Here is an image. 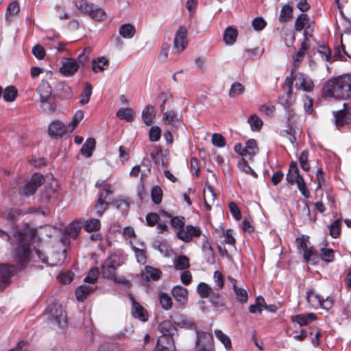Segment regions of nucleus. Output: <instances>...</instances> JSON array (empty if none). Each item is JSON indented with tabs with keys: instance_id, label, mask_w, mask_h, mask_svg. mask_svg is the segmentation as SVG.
I'll return each mask as SVG.
<instances>
[{
	"instance_id": "f257e3e1",
	"label": "nucleus",
	"mask_w": 351,
	"mask_h": 351,
	"mask_svg": "<svg viewBox=\"0 0 351 351\" xmlns=\"http://www.w3.org/2000/svg\"><path fill=\"white\" fill-rule=\"evenodd\" d=\"M322 95L326 99L351 98V74L328 80L322 88Z\"/></svg>"
},
{
	"instance_id": "f03ea898",
	"label": "nucleus",
	"mask_w": 351,
	"mask_h": 351,
	"mask_svg": "<svg viewBox=\"0 0 351 351\" xmlns=\"http://www.w3.org/2000/svg\"><path fill=\"white\" fill-rule=\"evenodd\" d=\"M10 243L13 248L14 260L18 268H25L30 261L32 252L29 239L22 232H16Z\"/></svg>"
},
{
	"instance_id": "7ed1b4c3",
	"label": "nucleus",
	"mask_w": 351,
	"mask_h": 351,
	"mask_svg": "<svg viewBox=\"0 0 351 351\" xmlns=\"http://www.w3.org/2000/svg\"><path fill=\"white\" fill-rule=\"evenodd\" d=\"M46 313L53 327L64 329L67 326L66 315L61 305L50 304L46 308Z\"/></svg>"
},
{
	"instance_id": "20e7f679",
	"label": "nucleus",
	"mask_w": 351,
	"mask_h": 351,
	"mask_svg": "<svg viewBox=\"0 0 351 351\" xmlns=\"http://www.w3.org/2000/svg\"><path fill=\"white\" fill-rule=\"evenodd\" d=\"M75 5L81 14L88 15L93 20L101 21L106 18V12L103 8L87 0H76Z\"/></svg>"
},
{
	"instance_id": "39448f33",
	"label": "nucleus",
	"mask_w": 351,
	"mask_h": 351,
	"mask_svg": "<svg viewBox=\"0 0 351 351\" xmlns=\"http://www.w3.org/2000/svg\"><path fill=\"white\" fill-rule=\"evenodd\" d=\"M286 180L290 184H297L298 190L302 195L308 198L310 196L309 191L306 186V182L303 177L299 173L298 163L295 161H291L289 165L288 173L286 175Z\"/></svg>"
},
{
	"instance_id": "423d86ee",
	"label": "nucleus",
	"mask_w": 351,
	"mask_h": 351,
	"mask_svg": "<svg viewBox=\"0 0 351 351\" xmlns=\"http://www.w3.org/2000/svg\"><path fill=\"white\" fill-rule=\"evenodd\" d=\"M112 191L109 184H106L100 192L97 203L95 206L96 213L99 217L102 216L104 212L108 208L109 202L112 201Z\"/></svg>"
},
{
	"instance_id": "0eeeda50",
	"label": "nucleus",
	"mask_w": 351,
	"mask_h": 351,
	"mask_svg": "<svg viewBox=\"0 0 351 351\" xmlns=\"http://www.w3.org/2000/svg\"><path fill=\"white\" fill-rule=\"evenodd\" d=\"M116 268L109 261L106 260L104 261L101 266V275L103 278L110 279L118 283L123 285L125 288L130 287V283L129 280L124 277L116 276Z\"/></svg>"
},
{
	"instance_id": "6e6552de",
	"label": "nucleus",
	"mask_w": 351,
	"mask_h": 351,
	"mask_svg": "<svg viewBox=\"0 0 351 351\" xmlns=\"http://www.w3.org/2000/svg\"><path fill=\"white\" fill-rule=\"evenodd\" d=\"M187 34L188 30L185 26H180L176 32L173 39V49L176 53H179L186 48L188 45Z\"/></svg>"
},
{
	"instance_id": "1a4fd4ad",
	"label": "nucleus",
	"mask_w": 351,
	"mask_h": 351,
	"mask_svg": "<svg viewBox=\"0 0 351 351\" xmlns=\"http://www.w3.org/2000/svg\"><path fill=\"white\" fill-rule=\"evenodd\" d=\"M195 348H202L207 350H213V335L201 330L196 332Z\"/></svg>"
},
{
	"instance_id": "9d476101",
	"label": "nucleus",
	"mask_w": 351,
	"mask_h": 351,
	"mask_svg": "<svg viewBox=\"0 0 351 351\" xmlns=\"http://www.w3.org/2000/svg\"><path fill=\"white\" fill-rule=\"evenodd\" d=\"M44 177L40 173H34L29 181L25 184L23 189V194L25 196L33 195L39 186L44 182Z\"/></svg>"
},
{
	"instance_id": "9b49d317",
	"label": "nucleus",
	"mask_w": 351,
	"mask_h": 351,
	"mask_svg": "<svg viewBox=\"0 0 351 351\" xmlns=\"http://www.w3.org/2000/svg\"><path fill=\"white\" fill-rule=\"evenodd\" d=\"M201 234L202 230L199 226L187 225L184 228L179 230L177 232V237L184 242H189L193 237H199Z\"/></svg>"
},
{
	"instance_id": "f8f14e48",
	"label": "nucleus",
	"mask_w": 351,
	"mask_h": 351,
	"mask_svg": "<svg viewBox=\"0 0 351 351\" xmlns=\"http://www.w3.org/2000/svg\"><path fill=\"white\" fill-rule=\"evenodd\" d=\"M291 117L287 116L286 121L287 129L281 131V135L287 138L290 143L293 145L297 141L298 136L300 134V130L291 121Z\"/></svg>"
},
{
	"instance_id": "ddd939ff",
	"label": "nucleus",
	"mask_w": 351,
	"mask_h": 351,
	"mask_svg": "<svg viewBox=\"0 0 351 351\" xmlns=\"http://www.w3.org/2000/svg\"><path fill=\"white\" fill-rule=\"evenodd\" d=\"M156 349L158 351H175L173 336L161 335L159 337Z\"/></svg>"
},
{
	"instance_id": "4468645a",
	"label": "nucleus",
	"mask_w": 351,
	"mask_h": 351,
	"mask_svg": "<svg viewBox=\"0 0 351 351\" xmlns=\"http://www.w3.org/2000/svg\"><path fill=\"white\" fill-rule=\"evenodd\" d=\"M65 133L66 127L60 121L55 120L49 124L48 134L51 138H60Z\"/></svg>"
},
{
	"instance_id": "2eb2a0df",
	"label": "nucleus",
	"mask_w": 351,
	"mask_h": 351,
	"mask_svg": "<svg viewBox=\"0 0 351 351\" xmlns=\"http://www.w3.org/2000/svg\"><path fill=\"white\" fill-rule=\"evenodd\" d=\"M162 121L165 125H171L173 128H178L182 123L181 117L173 110H168L164 112Z\"/></svg>"
},
{
	"instance_id": "dca6fc26",
	"label": "nucleus",
	"mask_w": 351,
	"mask_h": 351,
	"mask_svg": "<svg viewBox=\"0 0 351 351\" xmlns=\"http://www.w3.org/2000/svg\"><path fill=\"white\" fill-rule=\"evenodd\" d=\"M14 266L0 264V289H3L10 282Z\"/></svg>"
},
{
	"instance_id": "f3484780",
	"label": "nucleus",
	"mask_w": 351,
	"mask_h": 351,
	"mask_svg": "<svg viewBox=\"0 0 351 351\" xmlns=\"http://www.w3.org/2000/svg\"><path fill=\"white\" fill-rule=\"evenodd\" d=\"M296 85H299L305 92H311L313 90V82L311 78L302 73L295 74Z\"/></svg>"
},
{
	"instance_id": "a211bd4d",
	"label": "nucleus",
	"mask_w": 351,
	"mask_h": 351,
	"mask_svg": "<svg viewBox=\"0 0 351 351\" xmlns=\"http://www.w3.org/2000/svg\"><path fill=\"white\" fill-rule=\"evenodd\" d=\"M292 94L293 93L291 90H288L285 94L278 97V103L283 106L289 117H293L294 114L291 108L293 104V101L291 99Z\"/></svg>"
},
{
	"instance_id": "6ab92c4d",
	"label": "nucleus",
	"mask_w": 351,
	"mask_h": 351,
	"mask_svg": "<svg viewBox=\"0 0 351 351\" xmlns=\"http://www.w3.org/2000/svg\"><path fill=\"white\" fill-rule=\"evenodd\" d=\"M162 272L159 269L147 265L141 271L142 278L146 280H158L160 278Z\"/></svg>"
},
{
	"instance_id": "aec40b11",
	"label": "nucleus",
	"mask_w": 351,
	"mask_h": 351,
	"mask_svg": "<svg viewBox=\"0 0 351 351\" xmlns=\"http://www.w3.org/2000/svg\"><path fill=\"white\" fill-rule=\"evenodd\" d=\"M79 64L73 59H67L60 67V71L65 76H71L77 71Z\"/></svg>"
},
{
	"instance_id": "412c9836",
	"label": "nucleus",
	"mask_w": 351,
	"mask_h": 351,
	"mask_svg": "<svg viewBox=\"0 0 351 351\" xmlns=\"http://www.w3.org/2000/svg\"><path fill=\"white\" fill-rule=\"evenodd\" d=\"M133 317L141 322H145L149 319L147 311L133 299Z\"/></svg>"
},
{
	"instance_id": "4be33fe9",
	"label": "nucleus",
	"mask_w": 351,
	"mask_h": 351,
	"mask_svg": "<svg viewBox=\"0 0 351 351\" xmlns=\"http://www.w3.org/2000/svg\"><path fill=\"white\" fill-rule=\"evenodd\" d=\"M333 115L335 120L337 128H339L351 123V114H348V112L344 110L334 111Z\"/></svg>"
},
{
	"instance_id": "5701e85b",
	"label": "nucleus",
	"mask_w": 351,
	"mask_h": 351,
	"mask_svg": "<svg viewBox=\"0 0 351 351\" xmlns=\"http://www.w3.org/2000/svg\"><path fill=\"white\" fill-rule=\"evenodd\" d=\"M316 319L317 316L313 313H302L291 317V321L297 322L300 326H306Z\"/></svg>"
},
{
	"instance_id": "b1692460",
	"label": "nucleus",
	"mask_w": 351,
	"mask_h": 351,
	"mask_svg": "<svg viewBox=\"0 0 351 351\" xmlns=\"http://www.w3.org/2000/svg\"><path fill=\"white\" fill-rule=\"evenodd\" d=\"M171 293L174 299L182 304L187 301L188 291L182 286H175L172 289Z\"/></svg>"
},
{
	"instance_id": "393cba45",
	"label": "nucleus",
	"mask_w": 351,
	"mask_h": 351,
	"mask_svg": "<svg viewBox=\"0 0 351 351\" xmlns=\"http://www.w3.org/2000/svg\"><path fill=\"white\" fill-rule=\"evenodd\" d=\"M176 323L181 328H184L189 330H194L195 332L197 330L196 323L190 317L184 315H180L177 317Z\"/></svg>"
},
{
	"instance_id": "a878e982",
	"label": "nucleus",
	"mask_w": 351,
	"mask_h": 351,
	"mask_svg": "<svg viewBox=\"0 0 351 351\" xmlns=\"http://www.w3.org/2000/svg\"><path fill=\"white\" fill-rule=\"evenodd\" d=\"M106 260L109 261L116 268H118L125 262V256L123 252L117 250L111 254Z\"/></svg>"
},
{
	"instance_id": "bb28decb",
	"label": "nucleus",
	"mask_w": 351,
	"mask_h": 351,
	"mask_svg": "<svg viewBox=\"0 0 351 351\" xmlns=\"http://www.w3.org/2000/svg\"><path fill=\"white\" fill-rule=\"evenodd\" d=\"M37 91L40 95V100L49 99L53 97L51 96V87L46 81H43L37 88Z\"/></svg>"
},
{
	"instance_id": "cd10ccee",
	"label": "nucleus",
	"mask_w": 351,
	"mask_h": 351,
	"mask_svg": "<svg viewBox=\"0 0 351 351\" xmlns=\"http://www.w3.org/2000/svg\"><path fill=\"white\" fill-rule=\"evenodd\" d=\"M162 217L169 219L171 218V225L174 228H179L180 230L184 228L185 219L184 217H172L171 216L165 211H162L160 213Z\"/></svg>"
},
{
	"instance_id": "c85d7f7f",
	"label": "nucleus",
	"mask_w": 351,
	"mask_h": 351,
	"mask_svg": "<svg viewBox=\"0 0 351 351\" xmlns=\"http://www.w3.org/2000/svg\"><path fill=\"white\" fill-rule=\"evenodd\" d=\"M82 221H73L66 228V234L72 239H76L83 226Z\"/></svg>"
},
{
	"instance_id": "c756f323",
	"label": "nucleus",
	"mask_w": 351,
	"mask_h": 351,
	"mask_svg": "<svg viewBox=\"0 0 351 351\" xmlns=\"http://www.w3.org/2000/svg\"><path fill=\"white\" fill-rule=\"evenodd\" d=\"M94 289L91 285H82L79 287L75 291L77 300L83 302Z\"/></svg>"
},
{
	"instance_id": "7c9ffc66",
	"label": "nucleus",
	"mask_w": 351,
	"mask_h": 351,
	"mask_svg": "<svg viewBox=\"0 0 351 351\" xmlns=\"http://www.w3.org/2000/svg\"><path fill=\"white\" fill-rule=\"evenodd\" d=\"M96 141L93 138H88L81 149V153L86 158H90L95 148Z\"/></svg>"
},
{
	"instance_id": "2f4dec72",
	"label": "nucleus",
	"mask_w": 351,
	"mask_h": 351,
	"mask_svg": "<svg viewBox=\"0 0 351 351\" xmlns=\"http://www.w3.org/2000/svg\"><path fill=\"white\" fill-rule=\"evenodd\" d=\"M57 90L59 97L62 99H68L72 97L73 92L71 88L64 82L58 84Z\"/></svg>"
},
{
	"instance_id": "473e14b6",
	"label": "nucleus",
	"mask_w": 351,
	"mask_h": 351,
	"mask_svg": "<svg viewBox=\"0 0 351 351\" xmlns=\"http://www.w3.org/2000/svg\"><path fill=\"white\" fill-rule=\"evenodd\" d=\"M20 11V7L16 1H12L10 3L5 12V21L8 23H10L12 21L13 16L16 15Z\"/></svg>"
},
{
	"instance_id": "72a5a7b5",
	"label": "nucleus",
	"mask_w": 351,
	"mask_h": 351,
	"mask_svg": "<svg viewBox=\"0 0 351 351\" xmlns=\"http://www.w3.org/2000/svg\"><path fill=\"white\" fill-rule=\"evenodd\" d=\"M154 117L155 114L154 106L151 105L147 106L142 112V119L144 123L147 125H151L153 122Z\"/></svg>"
},
{
	"instance_id": "f704fd0d",
	"label": "nucleus",
	"mask_w": 351,
	"mask_h": 351,
	"mask_svg": "<svg viewBox=\"0 0 351 351\" xmlns=\"http://www.w3.org/2000/svg\"><path fill=\"white\" fill-rule=\"evenodd\" d=\"M41 104V108L47 113H53L56 109V104L53 97L49 98V99H42L40 100Z\"/></svg>"
},
{
	"instance_id": "c9c22d12",
	"label": "nucleus",
	"mask_w": 351,
	"mask_h": 351,
	"mask_svg": "<svg viewBox=\"0 0 351 351\" xmlns=\"http://www.w3.org/2000/svg\"><path fill=\"white\" fill-rule=\"evenodd\" d=\"M84 230L88 232H95L101 227L100 221L97 219H90L83 223Z\"/></svg>"
},
{
	"instance_id": "e433bc0d",
	"label": "nucleus",
	"mask_w": 351,
	"mask_h": 351,
	"mask_svg": "<svg viewBox=\"0 0 351 351\" xmlns=\"http://www.w3.org/2000/svg\"><path fill=\"white\" fill-rule=\"evenodd\" d=\"M237 31L232 27H228L224 32L223 40L227 45H232L237 38Z\"/></svg>"
},
{
	"instance_id": "4c0bfd02",
	"label": "nucleus",
	"mask_w": 351,
	"mask_h": 351,
	"mask_svg": "<svg viewBox=\"0 0 351 351\" xmlns=\"http://www.w3.org/2000/svg\"><path fill=\"white\" fill-rule=\"evenodd\" d=\"M322 296L319 294H315L313 289L308 290L306 293L307 302L313 307L319 306L322 302Z\"/></svg>"
},
{
	"instance_id": "58836bf2",
	"label": "nucleus",
	"mask_w": 351,
	"mask_h": 351,
	"mask_svg": "<svg viewBox=\"0 0 351 351\" xmlns=\"http://www.w3.org/2000/svg\"><path fill=\"white\" fill-rule=\"evenodd\" d=\"M108 60L104 57L99 58L97 60H93L92 69L95 72L102 71L108 66Z\"/></svg>"
},
{
	"instance_id": "ea45409f",
	"label": "nucleus",
	"mask_w": 351,
	"mask_h": 351,
	"mask_svg": "<svg viewBox=\"0 0 351 351\" xmlns=\"http://www.w3.org/2000/svg\"><path fill=\"white\" fill-rule=\"evenodd\" d=\"M159 328L162 335L174 336L176 334V328L169 322H162Z\"/></svg>"
},
{
	"instance_id": "a19ab883",
	"label": "nucleus",
	"mask_w": 351,
	"mask_h": 351,
	"mask_svg": "<svg viewBox=\"0 0 351 351\" xmlns=\"http://www.w3.org/2000/svg\"><path fill=\"white\" fill-rule=\"evenodd\" d=\"M93 87L90 84L86 82L83 92L80 95V99L79 102L82 104H86L90 101V97L92 95Z\"/></svg>"
},
{
	"instance_id": "79ce46f5",
	"label": "nucleus",
	"mask_w": 351,
	"mask_h": 351,
	"mask_svg": "<svg viewBox=\"0 0 351 351\" xmlns=\"http://www.w3.org/2000/svg\"><path fill=\"white\" fill-rule=\"evenodd\" d=\"M245 149L249 154L248 159L252 160L258 152L256 141L254 139H250L245 143Z\"/></svg>"
},
{
	"instance_id": "37998d69",
	"label": "nucleus",
	"mask_w": 351,
	"mask_h": 351,
	"mask_svg": "<svg viewBox=\"0 0 351 351\" xmlns=\"http://www.w3.org/2000/svg\"><path fill=\"white\" fill-rule=\"evenodd\" d=\"M293 16V9L289 5H285L282 6L280 16L279 20L281 22H287Z\"/></svg>"
},
{
	"instance_id": "c03bdc74",
	"label": "nucleus",
	"mask_w": 351,
	"mask_h": 351,
	"mask_svg": "<svg viewBox=\"0 0 351 351\" xmlns=\"http://www.w3.org/2000/svg\"><path fill=\"white\" fill-rule=\"evenodd\" d=\"M189 259L184 255L178 256L174 261L176 269L184 270L189 267Z\"/></svg>"
},
{
	"instance_id": "a18cd8bd",
	"label": "nucleus",
	"mask_w": 351,
	"mask_h": 351,
	"mask_svg": "<svg viewBox=\"0 0 351 351\" xmlns=\"http://www.w3.org/2000/svg\"><path fill=\"white\" fill-rule=\"evenodd\" d=\"M250 125L251 130L253 131H259L263 126L262 120L256 114L251 115L247 120Z\"/></svg>"
},
{
	"instance_id": "49530a36",
	"label": "nucleus",
	"mask_w": 351,
	"mask_h": 351,
	"mask_svg": "<svg viewBox=\"0 0 351 351\" xmlns=\"http://www.w3.org/2000/svg\"><path fill=\"white\" fill-rule=\"evenodd\" d=\"M308 17L305 14H300L295 22V29L298 32L302 31L307 25Z\"/></svg>"
},
{
	"instance_id": "de8ad7c7",
	"label": "nucleus",
	"mask_w": 351,
	"mask_h": 351,
	"mask_svg": "<svg viewBox=\"0 0 351 351\" xmlns=\"http://www.w3.org/2000/svg\"><path fill=\"white\" fill-rule=\"evenodd\" d=\"M233 289L236 295V299L241 303H245L247 301L248 295L245 289L233 285Z\"/></svg>"
},
{
	"instance_id": "09e8293b",
	"label": "nucleus",
	"mask_w": 351,
	"mask_h": 351,
	"mask_svg": "<svg viewBox=\"0 0 351 351\" xmlns=\"http://www.w3.org/2000/svg\"><path fill=\"white\" fill-rule=\"evenodd\" d=\"M307 40V38H304L301 44L299 51L293 56L294 61L293 64H297L296 62H299L303 59L304 53L308 48Z\"/></svg>"
},
{
	"instance_id": "8fccbe9b",
	"label": "nucleus",
	"mask_w": 351,
	"mask_h": 351,
	"mask_svg": "<svg viewBox=\"0 0 351 351\" xmlns=\"http://www.w3.org/2000/svg\"><path fill=\"white\" fill-rule=\"evenodd\" d=\"M2 95L5 101L11 102L15 99L17 90L14 86H8L4 90Z\"/></svg>"
},
{
	"instance_id": "3c124183",
	"label": "nucleus",
	"mask_w": 351,
	"mask_h": 351,
	"mask_svg": "<svg viewBox=\"0 0 351 351\" xmlns=\"http://www.w3.org/2000/svg\"><path fill=\"white\" fill-rule=\"evenodd\" d=\"M341 219L335 220L329 226L330 235L332 238H337L341 232Z\"/></svg>"
},
{
	"instance_id": "603ef678",
	"label": "nucleus",
	"mask_w": 351,
	"mask_h": 351,
	"mask_svg": "<svg viewBox=\"0 0 351 351\" xmlns=\"http://www.w3.org/2000/svg\"><path fill=\"white\" fill-rule=\"evenodd\" d=\"M212 290V288L205 282H200L197 287V291L202 298H208Z\"/></svg>"
},
{
	"instance_id": "864d4df0",
	"label": "nucleus",
	"mask_w": 351,
	"mask_h": 351,
	"mask_svg": "<svg viewBox=\"0 0 351 351\" xmlns=\"http://www.w3.org/2000/svg\"><path fill=\"white\" fill-rule=\"evenodd\" d=\"M308 152L307 150H303L298 158L300 165L301 168L305 171H308L310 169V165L308 161Z\"/></svg>"
},
{
	"instance_id": "5fc2aeb1",
	"label": "nucleus",
	"mask_w": 351,
	"mask_h": 351,
	"mask_svg": "<svg viewBox=\"0 0 351 351\" xmlns=\"http://www.w3.org/2000/svg\"><path fill=\"white\" fill-rule=\"evenodd\" d=\"M245 87L243 84L236 82L232 84L229 91V96L230 97H235L238 95L243 94Z\"/></svg>"
},
{
	"instance_id": "6e6d98bb",
	"label": "nucleus",
	"mask_w": 351,
	"mask_h": 351,
	"mask_svg": "<svg viewBox=\"0 0 351 351\" xmlns=\"http://www.w3.org/2000/svg\"><path fill=\"white\" fill-rule=\"evenodd\" d=\"M208 298H210V302L213 306L216 307L223 306L222 296L219 292L212 290Z\"/></svg>"
},
{
	"instance_id": "4d7b16f0",
	"label": "nucleus",
	"mask_w": 351,
	"mask_h": 351,
	"mask_svg": "<svg viewBox=\"0 0 351 351\" xmlns=\"http://www.w3.org/2000/svg\"><path fill=\"white\" fill-rule=\"evenodd\" d=\"M159 300L162 308L169 310L172 307V300L170 296L165 293L159 294Z\"/></svg>"
},
{
	"instance_id": "13d9d810",
	"label": "nucleus",
	"mask_w": 351,
	"mask_h": 351,
	"mask_svg": "<svg viewBox=\"0 0 351 351\" xmlns=\"http://www.w3.org/2000/svg\"><path fill=\"white\" fill-rule=\"evenodd\" d=\"M298 66V64H293V68L291 69V74H290V75L287 76L285 83H284V86H287L289 88V90H291V93H293L292 86L293 84V82L295 80V74L296 73H295V71H296V69Z\"/></svg>"
},
{
	"instance_id": "bf43d9fd",
	"label": "nucleus",
	"mask_w": 351,
	"mask_h": 351,
	"mask_svg": "<svg viewBox=\"0 0 351 351\" xmlns=\"http://www.w3.org/2000/svg\"><path fill=\"white\" fill-rule=\"evenodd\" d=\"M238 165L239 168L242 171L245 172L247 174L251 175L254 178L257 177L256 173L250 167L247 162L244 158H242L241 160L239 161Z\"/></svg>"
},
{
	"instance_id": "052dcab7",
	"label": "nucleus",
	"mask_w": 351,
	"mask_h": 351,
	"mask_svg": "<svg viewBox=\"0 0 351 351\" xmlns=\"http://www.w3.org/2000/svg\"><path fill=\"white\" fill-rule=\"evenodd\" d=\"M216 337L223 344L226 348H230L232 346L231 340L226 335H225L221 330H216L215 331Z\"/></svg>"
},
{
	"instance_id": "680f3d73",
	"label": "nucleus",
	"mask_w": 351,
	"mask_h": 351,
	"mask_svg": "<svg viewBox=\"0 0 351 351\" xmlns=\"http://www.w3.org/2000/svg\"><path fill=\"white\" fill-rule=\"evenodd\" d=\"M320 257L322 261L326 263L332 262L334 260V251L330 248H322Z\"/></svg>"
},
{
	"instance_id": "e2e57ef3",
	"label": "nucleus",
	"mask_w": 351,
	"mask_h": 351,
	"mask_svg": "<svg viewBox=\"0 0 351 351\" xmlns=\"http://www.w3.org/2000/svg\"><path fill=\"white\" fill-rule=\"evenodd\" d=\"M151 196L152 201L156 204H158L162 201V191L160 186H155L152 188L151 191Z\"/></svg>"
},
{
	"instance_id": "0e129e2a",
	"label": "nucleus",
	"mask_w": 351,
	"mask_h": 351,
	"mask_svg": "<svg viewBox=\"0 0 351 351\" xmlns=\"http://www.w3.org/2000/svg\"><path fill=\"white\" fill-rule=\"evenodd\" d=\"M116 115L120 119L132 121V110L130 108H120Z\"/></svg>"
},
{
	"instance_id": "69168bd1",
	"label": "nucleus",
	"mask_w": 351,
	"mask_h": 351,
	"mask_svg": "<svg viewBox=\"0 0 351 351\" xmlns=\"http://www.w3.org/2000/svg\"><path fill=\"white\" fill-rule=\"evenodd\" d=\"M99 274V270L97 267L92 268L88 272V275L84 278V282L87 283H95Z\"/></svg>"
},
{
	"instance_id": "338daca9",
	"label": "nucleus",
	"mask_w": 351,
	"mask_h": 351,
	"mask_svg": "<svg viewBox=\"0 0 351 351\" xmlns=\"http://www.w3.org/2000/svg\"><path fill=\"white\" fill-rule=\"evenodd\" d=\"M119 34L123 38H131L132 25L130 23H125L122 25L119 28Z\"/></svg>"
},
{
	"instance_id": "774afa93",
	"label": "nucleus",
	"mask_w": 351,
	"mask_h": 351,
	"mask_svg": "<svg viewBox=\"0 0 351 351\" xmlns=\"http://www.w3.org/2000/svg\"><path fill=\"white\" fill-rule=\"evenodd\" d=\"M149 140L152 142L158 141L161 136V130L158 126H152L149 132Z\"/></svg>"
}]
</instances>
